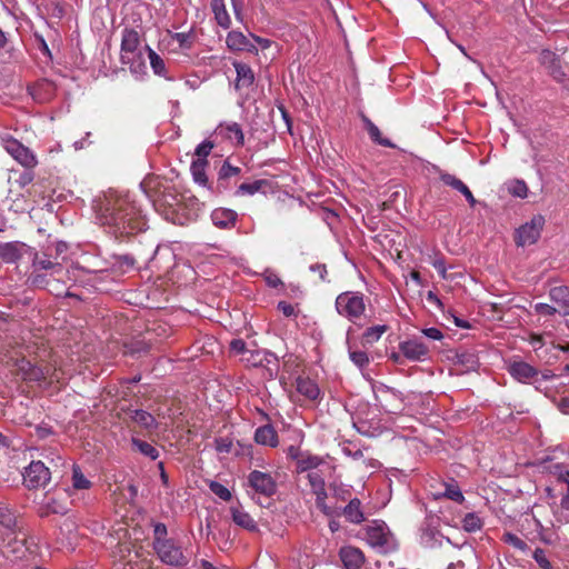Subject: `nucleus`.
Here are the masks:
<instances>
[{"instance_id": "a211bd4d", "label": "nucleus", "mask_w": 569, "mask_h": 569, "mask_svg": "<svg viewBox=\"0 0 569 569\" xmlns=\"http://www.w3.org/2000/svg\"><path fill=\"white\" fill-rule=\"evenodd\" d=\"M339 558L345 569H361L366 558L363 552L352 546H345L339 550Z\"/></svg>"}, {"instance_id": "58836bf2", "label": "nucleus", "mask_w": 569, "mask_h": 569, "mask_svg": "<svg viewBox=\"0 0 569 569\" xmlns=\"http://www.w3.org/2000/svg\"><path fill=\"white\" fill-rule=\"evenodd\" d=\"M322 463V459L318 456L301 457L297 462L298 471L303 472L316 469Z\"/></svg>"}, {"instance_id": "09e8293b", "label": "nucleus", "mask_w": 569, "mask_h": 569, "mask_svg": "<svg viewBox=\"0 0 569 569\" xmlns=\"http://www.w3.org/2000/svg\"><path fill=\"white\" fill-rule=\"evenodd\" d=\"M226 130L228 132V138L229 139H233L234 138L238 146H243L244 144V136H243V132H242V129H241L240 124L233 122L231 124H228L226 127Z\"/></svg>"}, {"instance_id": "f704fd0d", "label": "nucleus", "mask_w": 569, "mask_h": 569, "mask_svg": "<svg viewBox=\"0 0 569 569\" xmlns=\"http://www.w3.org/2000/svg\"><path fill=\"white\" fill-rule=\"evenodd\" d=\"M208 161H202V159H196L191 163V172L196 182L201 186H207L208 178L206 174V167Z\"/></svg>"}, {"instance_id": "864d4df0", "label": "nucleus", "mask_w": 569, "mask_h": 569, "mask_svg": "<svg viewBox=\"0 0 569 569\" xmlns=\"http://www.w3.org/2000/svg\"><path fill=\"white\" fill-rule=\"evenodd\" d=\"M214 144L210 140H204L196 148L197 159H202V161H207V157L210 154Z\"/></svg>"}, {"instance_id": "1a4fd4ad", "label": "nucleus", "mask_w": 569, "mask_h": 569, "mask_svg": "<svg viewBox=\"0 0 569 569\" xmlns=\"http://www.w3.org/2000/svg\"><path fill=\"white\" fill-rule=\"evenodd\" d=\"M22 476L24 486L30 490L44 488L51 480L49 468L42 461H31Z\"/></svg>"}, {"instance_id": "c756f323", "label": "nucleus", "mask_w": 569, "mask_h": 569, "mask_svg": "<svg viewBox=\"0 0 569 569\" xmlns=\"http://www.w3.org/2000/svg\"><path fill=\"white\" fill-rule=\"evenodd\" d=\"M316 496V506L317 508L323 512L328 517L337 516L339 515V508L336 506L328 505L326 502L328 498V493L326 491V487H322L320 490L316 489L312 491Z\"/></svg>"}, {"instance_id": "603ef678", "label": "nucleus", "mask_w": 569, "mask_h": 569, "mask_svg": "<svg viewBox=\"0 0 569 569\" xmlns=\"http://www.w3.org/2000/svg\"><path fill=\"white\" fill-rule=\"evenodd\" d=\"M512 196L525 199L528 196V186L523 180H516L510 187Z\"/></svg>"}, {"instance_id": "79ce46f5", "label": "nucleus", "mask_w": 569, "mask_h": 569, "mask_svg": "<svg viewBox=\"0 0 569 569\" xmlns=\"http://www.w3.org/2000/svg\"><path fill=\"white\" fill-rule=\"evenodd\" d=\"M330 495L337 501H347L351 497V491L348 488H345L342 485L330 483L329 486Z\"/></svg>"}, {"instance_id": "c9c22d12", "label": "nucleus", "mask_w": 569, "mask_h": 569, "mask_svg": "<svg viewBox=\"0 0 569 569\" xmlns=\"http://www.w3.org/2000/svg\"><path fill=\"white\" fill-rule=\"evenodd\" d=\"M131 442L133 448L143 456L152 460H156L159 457V451L151 443L140 440L138 438H132Z\"/></svg>"}, {"instance_id": "9b49d317", "label": "nucleus", "mask_w": 569, "mask_h": 569, "mask_svg": "<svg viewBox=\"0 0 569 569\" xmlns=\"http://www.w3.org/2000/svg\"><path fill=\"white\" fill-rule=\"evenodd\" d=\"M248 486L258 495L271 497L277 491V483L268 472L253 470L248 476Z\"/></svg>"}, {"instance_id": "c85d7f7f", "label": "nucleus", "mask_w": 569, "mask_h": 569, "mask_svg": "<svg viewBox=\"0 0 569 569\" xmlns=\"http://www.w3.org/2000/svg\"><path fill=\"white\" fill-rule=\"evenodd\" d=\"M144 49L148 52L150 67L153 73L164 79H170V77L168 76V70L164 60L149 46H146Z\"/></svg>"}, {"instance_id": "b1692460", "label": "nucleus", "mask_w": 569, "mask_h": 569, "mask_svg": "<svg viewBox=\"0 0 569 569\" xmlns=\"http://www.w3.org/2000/svg\"><path fill=\"white\" fill-rule=\"evenodd\" d=\"M297 391L309 400H317L320 395L318 385L308 377H298L296 380Z\"/></svg>"}, {"instance_id": "a18cd8bd", "label": "nucleus", "mask_w": 569, "mask_h": 569, "mask_svg": "<svg viewBox=\"0 0 569 569\" xmlns=\"http://www.w3.org/2000/svg\"><path fill=\"white\" fill-rule=\"evenodd\" d=\"M241 169L239 167L232 166L229 160H226L221 168L219 169L218 176L220 180L230 179L240 174Z\"/></svg>"}, {"instance_id": "e433bc0d", "label": "nucleus", "mask_w": 569, "mask_h": 569, "mask_svg": "<svg viewBox=\"0 0 569 569\" xmlns=\"http://www.w3.org/2000/svg\"><path fill=\"white\" fill-rule=\"evenodd\" d=\"M72 486L77 490H87L92 486V482L87 479V477L81 471V468L77 465H73L72 467Z\"/></svg>"}, {"instance_id": "2f4dec72", "label": "nucleus", "mask_w": 569, "mask_h": 569, "mask_svg": "<svg viewBox=\"0 0 569 569\" xmlns=\"http://www.w3.org/2000/svg\"><path fill=\"white\" fill-rule=\"evenodd\" d=\"M211 218L216 226L226 228L229 224H234L236 212L228 209H216L213 210Z\"/></svg>"}, {"instance_id": "4be33fe9", "label": "nucleus", "mask_w": 569, "mask_h": 569, "mask_svg": "<svg viewBox=\"0 0 569 569\" xmlns=\"http://www.w3.org/2000/svg\"><path fill=\"white\" fill-rule=\"evenodd\" d=\"M230 513L237 526L248 531L258 530L254 519L240 505L230 507Z\"/></svg>"}, {"instance_id": "6e6552de", "label": "nucleus", "mask_w": 569, "mask_h": 569, "mask_svg": "<svg viewBox=\"0 0 569 569\" xmlns=\"http://www.w3.org/2000/svg\"><path fill=\"white\" fill-rule=\"evenodd\" d=\"M545 226V218L541 214H536L529 222L519 227L516 231L515 241L517 246L525 247L533 244L540 238L541 231Z\"/></svg>"}, {"instance_id": "37998d69", "label": "nucleus", "mask_w": 569, "mask_h": 569, "mask_svg": "<svg viewBox=\"0 0 569 569\" xmlns=\"http://www.w3.org/2000/svg\"><path fill=\"white\" fill-rule=\"evenodd\" d=\"M439 179L446 184V186H449L451 187L452 189L457 190V191H461L463 188H465V183L458 179L456 176L451 174V173H448V172H445V171H440L439 173Z\"/></svg>"}, {"instance_id": "4468645a", "label": "nucleus", "mask_w": 569, "mask_h": 569, "mask_svg": "<svg viewBox=\"0 0 569 569\" xmlns=\"http://www.w3.org/2000/svg\"><path fill=\"white\" fill-rule=\"evenodd\" d=\"M399 350L411 361H423L429 353V347L419 339H410L400 342Z\"/></svg>"}, {"instance_id": "13d9d810", "label": "nucleus", "mask_w": 569, "mask_h": 569, "mask_svg": "<svg viewBox=\"0 0 569 569\" xmlns=\"http://www.w3.org/2000/svg\"><path fill=\"white\" fill-rule=\"evenodd\" d=\"M309 270L317 277L318 281H325L328 273L327 267L323 263H313L309 267Z\"/></svg>"}, {"instance_id": "5fc2aeb1", "label": "nucleus", "mask_w": 569, "mask_h": 569, "mask_svg": "<svg viewBox=\"0 0 569 569\" xmlns=\"http://www.w3.org/2000/svg\"><path fill=\"white\" fill-rule=\"evenodd\" d=\"M535 311L538 315L541 316H553L558 313L557 306L556 305H549V303H536L535 305Z\"/></svg>"}, {"instance_id": "bb28decb", "label": "nucleus", "mask_w": 569, "mask_h": 569, "mask_svg": "<svg viewBox=\"0 0 569 569\" xmlns=\"http://www.w3.org/2000/svg\"><path fill=\"white\" fill-rule=\"evenodd\" d=\"M22 257L21 247L18 242H0V259L7 263H14Z\"/></svg>"}, {"instance_id": "20e7f679", "label": "nucleus", "mask_w": 569, "mask_h": 569, "mask_svg": "<svg viewBox=\"0 0 569 569\" xmlns=\"http://www.w3.org/2000/svg\"><path fill=\"white\" fill-rule=\"evenodd\" d=\"M337 312L356 322L366 311L365 295L359 291H345L336 298Z\"/></svg>"}, {"instance_id": "dca6fc26", "label": "nucleus", "mask_w": 569, "mask_h": 569, "mask_svg": "<svg viewBox=\"0 0 569 569\" xmlns=\"http://www.w3.org/2000/svg\"><path fill=\"white\" fill-rule=\"evenodd\" d=\"M377 399L380 406L389 413H397L402 410V399L392 388L382 386L378 389Z\"/></svg>"}, {"instance_id": "423d86ee", "label": "nucleus", "mask_w": 569, "mask_h": 569, "mask_svg": "<svg viewBox=\"0 0 569 569\" xmlns=\"http://www.w3.org/2000/svg\"><path fill=\"white\" fill-rule=\"evenodd\" d=\"M365 539L372 548H376L383 553H388L397 549L396 540L385 523H378L375 521L367 526L365 529Z\"/></svg>"}, {"instance_id": "69168bd1", "label": "nucleus", "mask_w": 569, "mask_h": 569, "mask_svg": "<svg viewBox=\"0 0 569 569\" xmlns=\"http://www.w3.org/2000/svg\"><path fill=\"white\" fill-rule=\"evenodd\" d=\"M0 522L7 528H11L14 526L16 519L11 512L0 511Z\"/></svg>"}, {"instance_id": "a19ab883", "label": "nucleus", "mask_w": 569, "mask_h": 569, "mask_svg": "<svg viewBox=\"0 0 569 569\" xmlns=\"http://www.w3.org/2000/svg\"><path fill=\"white\" fill-rule=\"evenodd\" d=\"M462 527L468 532H475L481 529L482 521L476 513L470 512L463 517Z\"/></svg>"}, {"instance_id": "f257e3e1", "label": "nucleus", "mask_w": 569, "mask_h": 569, "mask_svg": "<svg viewBox=\"0 0 569 569\" xmlns=\"http://www.w3.org/2000/svg\"><path fill=\"white\" fill-rule=\"evenodd\" d=\"M97 216L101 224L117 237H127L144 230L141 210L127 194L110 192L100 201Z\"/></svg>"}, {"instance_id": "ea45409f", "label": "nucleus", "mask_w": 569, "mask_h": 569, "mask_svg": "<svg viewBox=\"0 0 569 569\" xmlns=\"http://www.w3.org/2000/svg\"><path fill=\"white\" fill-rule=\"evenodd\" d=\"M266 184H267L266 180H256V181H253L251 183L243 182V183H241L238 187L237 194H241V196L250 194V196H252V194L257 193L258 191H260L261 188L263 186H266Z\"/></svg>"}, {"instance_id": "cd10ccee", "label": "nucleus", "mask_w": 569, "mask_h": 569, "mask_svg": "<svg viewBox=\"0 0 569 569\" xmlns=\"http://www.w3.org/2000/svg\"><path fill=\"white\" fill-rule=\"evenodd\" d=\"M130 419L148 431L156 429L158 426L156 418L148 411L141 409L132 410L130 412Z\"/></svg>"}, {"instance_id": "4d7b16f0", "label": "nucleus", "mask_w": 569, "mask_h": 569, "mask_svg": "<svg viewBox=\"0 0 569 569\" xmlns=\"http://www.w3.org/2000/svg\"><path fill=\"white\" fill-rule=\"evenodd\" d=\"M173 40H176L180 48L190 49L192 47V41L190 40V34L186 32H177L172 36Z\"/></svg>"}, {"instance_id": "393cba45", "label": "nucleus", "mask_w": 569, "mask_h": 569, "mask_svg": "<svg viewBox=\"0 0 569 569\" xmlns=\"http://www.w3.org/2000/svg\"><path fill=\"white\" fill-rule=\"evenodd\" d=\"M210 7L218 26L223 29H229L231 26V18L227 11L224 0H211Z\"/></svg>"}, {"instance_id": "de8ad7c7", "label": "nucleus", "mask_w": 569, "mask_h": 569, "mask_svg": "<svg viewBox=\"0 0 569 569\" xmlns=\"http://www.w3.org/2000/svg\"><path fill=\"white\" fill-rule=\"evenodd\" d=\"M502 540H503V542L512 546L513 548H516L518 550L526 551L528 549V545L526 543V541H523L521 538H519L515 533H511V532L503 533Z\"/></svg>"}, {"instance_id": "052dcab7", "label": "nucleus", "mask_w": 569, "mask_h": 569, "mask_svg": "<svg viewBox=\"0 0 569 569\" xmlns=\"http://www.w3.org/2000/svg\"><path fill=\"white\" fill-rule=\"evenodd\" d=\"M230 351L234 355H241L247 351V345L242 339H233L230 342Z\"/></svg>"}, {"instance_id": "f3484780", "label": "nucleus", "mask_w": 569, "mask_h": 569, "mask_svg": "<svg viewBox=\"0 0 569 569\" xmlns=\"http://www.w3.org/2000/svg\"><path fill=\"white\" fill-rule=\"evenodd\" d=\"M226 44L231 51H247L252 54L258 53V48L241 31L232 30L228 32Z\"/></svg>"}, {"instance_id": "3c124183", "label": "nucleus", "mask_w": 569, "mask_h": 569, "mask_svg": "<svg viewBox=\"0 0 569 569\" xmlns=\"http://www.w3.org/2000/svg\"><path fill=\"white\" fill-rule=\"evenodd\" d=\"M67 511V507L64 503H61L56 498H48L46 502V515L48 513H64Z\"/></svg>"}, {"instance_id": "473e14b6", "label": "nucleus", "mask_w": 569, "mask_h": 569, "mask_svg": "<svg viewBox=\"0 0 569 569\" xmlns=\"http://www.w3.org/2000/svg\"><path fill=\"white\" fill-rule=\"evenodd\" d=\"M388 329L389 327L386 325H378L367 328L362 333V345H373L381 338L385 332H387Z\"/></svg>"}, {"instance_id": "7c9ffc66", "label": "nucleus", "mask_w": 569, "mask_h": 569, "mask_svg": "<svg viewBox=\"0 0 569 569\" xmlns=\"http://www.w3.org/2000/svg\"><path fill=\"white\" fill-rule=\"evenodd\" d=\"M362 121L366 126L369 137L373 142L388 148L396 147L389 139L381 136L379 128L368 117L362 116Z\"/></svg>"}, {"instance_id": "bf43d9fd", "label": "nucleus", "mask_w": 569, "mask_h": 569, "mask_svg": "<svg viewBox=\"0 0 569 569\" xmlns=\"http://www.w3.org/2000/svg\"><path fill=\"white\" fill-rule=\"evenodd\" d=\"M308 480L312 491L325 487V480L318 472H309Z\"/></svg>"}, {"instance_id": "7ed1b4c3", "label": "nucleus", "mask_w": 569, "mask_h": 569, "mask_svg": "<svg viewBox=\"0 0 569 569\" xmlns=\"http://www.w3.org/2000/svg\"><path fill=\"white\" fill-rule=\"evenodd\" d=\"M120 62L128 66L130 72L137 78L147 74L141 37L136 29L126 27L121 32Z\"/></svg>"}, {"instance_id": "5701e85b", "label": "nucleus", "mask_w": 569, "mask_h": 569, "mask_svg": "<svg viewBox=\"0 0 569 569\" xmlns=\"http://www.w3.org/2000/svg\"><path fill=\"white\" fill-rule=\"evenodd\" d=\"M254 441L262 446L276 448L279 445V438L276 429L271 425H264L256 429Z\"/></svg>"}, {"instance_id": "39448f33", "label": "nucleus", "mask_w": 569, "mask_h": 569, "mask_svg": "<svg viewBox=\"0 0 569 569\" xmlns=\"http://www.w3.org/2000/svg\"><path fill=\"white\" fill-rule=\"evenodd\" d=\"M16 372L22 380L28 382H42L52 380L56 376V368L50 363H32L26 358L16 360Z\"/></svg>"}, {"instance_id": "aec40b11", "label": "nucleus", "mask_w": 569, "mask_h": 569, "mask_svg": "<svg viewBox=\"0 0 569 569\" xmlns=\"http://www.w3.org/2000/svg\"><path fill=\"white\" fill-rule=\"evenodd\" d=\"M237 78L234 82V89L237 91L247 90L254 83V72L252 68L243 62L233 61Z\"/></svg>"}, {"instance_id": "0e129e2a", "label": "nucleus", "mask_w": 569, "mask_h": 569, "mask_svg": "<svg viewBox=\"0 0 569 569\" xmlns=\"http://www.w3.org/2000/svg\"><path fill=\"white\" fill-rule=\"evenodd\" d=\"M278 310L281 311L286 317H292L296 316V308L291 303H288L286 301H280L278 303Z\"/></svg>"}, {"instance_id": "774afa93", "label": "nucleus", "mask_w": 569, "mask_h": 569, "mask_svg": "<svg viewBox=\"0 0 569 569\" xmlns=\"http://www.w3.org/2000/svg\"><path fill=\"white\" fill-rule=\"evenodd\" d=\"M266 282L271 288H278L282 284L281 279L276 273H269L266 276Z\"/></svg>"}, {"instance_id": "338daca9", "label": "nucleus", "mask_w": 569, "mask_h": 569, "mask_svg": "<svg viewBox=\"0 0 569 569\" xmlns=\"http://www.w3.org/2000/svg\"><path fill=\"white\" fill-rule=\"evenodd\" d=\"M423 335L432 340H441L443 333L438 328H427L422 330Z\"/></svg>"}, {"instance_id": "2eb2a0df", "label": "nucleus", "mask_w": 569, "mask_h": 569, "mask_svg": "<svg viewBox=\"0 0 569 569\" xmlns=\"http://www.w3.org/2000/svg\"><path fill=\"white\" fill-rule=\"evenodd\" d=\"M131 547V543L127 541L119 542L117 545V548L113 551L114 557H118L114 561V569H136L138 562L134 561V559L139 556L137 551L132 553Z\"/></svg>"}, {"instance_id": "ddd939ff", "label": "nucleus", "mask_w": 569, "mask_h": 569, "mask_svg": "<svg viewBox=\"0 0 569 569\" xmlns=\"http://www.w3.org/2000/svg\"><path fill=\"white\" fill-rule=\"evenodd\" d=\"M56 84L48 79H40L28 86V92L38 103L49 102L56 96Z\"/></svg>"}, {"instance_id": "0eeeda50", "label": "nucleus", "mask_w": 569, "mask_h": 569, "mask_svg": "<svg viewBox=\"0 0 569 569\" xmlns=\"http://www.w3.org/2000/svg\"><path fill=\"white\" fill-rule=\"evenodd\" d=\"M153 548L160 560L166 565L183 567L189 561L181 548L177 546L172 539L153 542Z\"/></svg>"}, {"instance_id": "4c0bfd02", "label": "nucleus", "mask_w": 569, "mask_h": 569, "mask_svg": "<svg viewBox=\"0 0 569 569\" xmlns=\"http://www.w3.org/2000/svg\"><path fill=\"white\" fill-rule=\"evenodd\" d=\"M49 251H50V247H47V251L46 252H43L42 254H38L37 253L34 256L33 266L36 267V269H38V270H49V269H53L56 267H60L59 263L53 262L50 259L51 253Z\"/></svg>"}, {"instance_id": "e2e57ef3", "label": "nucleus", "mask_w": 569, "mask_h": 569, "mask_svg": "<svg viewBox=\"0 0 569 569\" xmlns=\"http://www.w3.org/2000/svg\"><path fill=\"white\" fill-rule=\"evenodd\" d=\"M433 268L439 272L442 279H447V268L443 258H436L432 262Z\"/></svg>"}, {"instance_id": "f8f14e48", "label": "nucleus", "mask_w": 569, "mask_h": 569, "mask_svg": "<svg viewBox=\"0 0 569 569\" xmlns=\"http://www.w3.org/2000/svg\"><path fill=\"white\" fill-rule=\"evenodd\" d=\"M539 62L547 68L549 74L557 81L566 80V72L562 69L560 58L551 50L545 49L539 54Z\"/></svg>"}, {"instance_id": "a878e982", "label": "nucleus", "mask_w": 569, "mask_h": 569, "mask_svg": "<svg viewBox=\"0 0 569 569\" xmlns=\"http://www.w3.org/2000/svg\"><path fill=\"white\" fill-rule=\"evenodd\" d=\"M342 515L349 522H362L365 520V515L361 510V501L358 498L350 499L348 505L342 509Z\"/></svg>"}, {"instance_id": "c03bdc74", "label": "nucleus", "mask_w": 569, "mask_h": 569, "mask_svg": "<svg viewBox=\"0 0 569 569\" xmlns=\"http://www.w3.org/2000/svg\"><path fill=\"white\" fill-rule=\"evenodd\" d=\"M120 492L124 499V502L132 503L138 496V488L133 483H129L126 487H118L113 495Z\"/></svg>"}, {"instance_id": "6e6d98bb", "label": "nucleus", "mask_w": 569, "mask_h": 569, "mask_svg": "<svg viewBox=\"0 0 569 569\" xmlns=\"http://www.w3.org/2000/svg\"><path fill=\"white\" fill-rule=\"evenodd\" d=\"M532 557L536 560V562L539 565L540 568H542V569H551V563L548 560V558L546 557V553H545L543 549L537 548L533 551Z\"/></svg>"}, {"instance_id": "6ab92c4d", "label": "nucleus", "mask_w": 569, "mask_h": 569, "mask_svg": "<svg viewBox=\"0 0 569 569\" xmlns=\"http://www.w3.org/2000/svg\"><path fill=\"white\" fill-rule=\"evenodd\" d=\"M508 371L519 382L527 383L532 379H535V382H538L539 371L525 361L512 362Z\"/></svg>"}, {"instance_id": "49530a36", "label": "nucleus", "mask_w": 569, "mask_h": 569, "mask_svg": "<svg viewBox=\"0 0 569 569\" xmlns=\"http://www.w3.org/2000/svg\"><path fill=\"white\" fill-rule=\"evenodd\" d=\"M210 490L223 501H229L232 498L230 490L218 481H210Z\"/></svg>"}, {"instance_id": "72a5a7b5", "label": "nucleus", "mask_w": 569, "mask_h": 569, "mask_svg": "<svg viewBox=\"0 0 569 569\" xmlns=\"http://www.w3.org/2000/svg\"><path fill=\"white\" fill-rule=\"evenodd\" d=\"M445 490L441 492V496L450 499L455 502L461 503L465 500L462 491L460 490L458 483L451 479L449 482L443 483Z\"/></svg>"}, {"instance_id": "680f3d73", "label": "nucleus", "mask_w": 569, "mask_h": 569, "mask_svg": "<svg viewBox=\"0 0 569 569\" xmlns=\"http://www.w3.org/2000/svg\"><path fill=\"white\" fill-rule=\"evenodd\" d=\"M153 533H154V541L153 542H159L161 540H168L166 538V536H167V527L163 523H157L154 526Z\"/></svg>"}, {"instance_id": "f03ea898", "label": "nucleus", "mask_w": 569, "mask_h": 569, "mask_svg": "<svg viewBox=\"0 0 569 569\" xmlns=\"http://www.w3.org/2000/svg\"><path fill=\"white\" fill-rule=\"evenodd\" d=\"M141 189L158 211L164 214L176 211L181 202V194L170 180L164 177L149 174L140 183Z\"/></svg>"}, {"instance_id": "8fccbe9b", "label": "nucleus", "mask_w": 569, "mask_h": 569, "mask_svg": "<svg viewBox=\"0 0 569 569\" xmlns=\"http://www.w3.org/2000/svg\"><path fill=\"white\" fill-rule=\"evenodd\" d=\"M350 360L360 369L367 367L370 362L369 356L365 351H349Z\"/></svg>"}, {"instance_id": "9d476101", "label": "nucleus", "mask_w": 569, "mask_h": 569, "mask_svg": "<svg viewBox=\"0 0 569 569\" xmlns=\"http://www.w3.org/2000/svg\"><path fill=\"white\" fill-rule=\"evenodd\" d=\"M3 147L6 151L23 168L30 170L37 167L38 159L33 151L17 139L10 138L4 140Z\"/></svg>"}, {"instance_id": "412c9836", "label": "nucleus", "mask_w": 569, "mask_h": 569, "mask_svg": "<svg viewBox=\"0 0 569 569\" xmlns=\"http://www.w3.org/2000/svg\"><path fill=\"white\" fill-rule=\"evenodd\" d=\"M549 298L557 306L558 313L569 316V287L556 286L550 288Z\"/></svg>"}]
</instances>
